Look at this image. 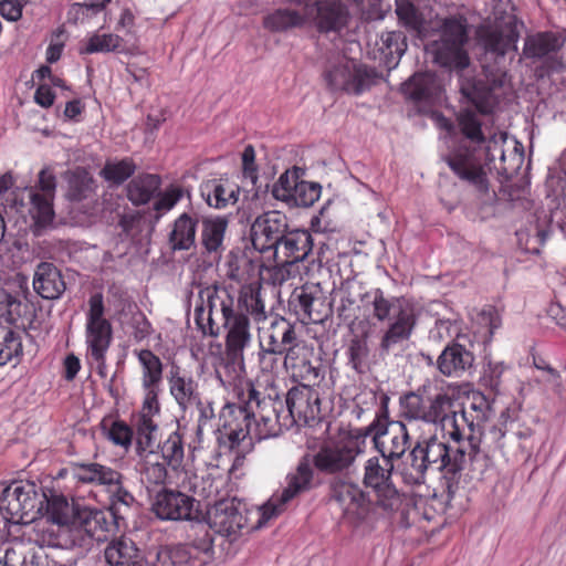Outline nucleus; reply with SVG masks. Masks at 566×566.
Listing matches in <instances>:
<instances>
[{
	"instance_id": "28",
	"label": "nucleus",
	"mask_w": 566,
	"mask_h": 566,
	"mask_svg": "<svg viewBox=\"0 0 566 566\" xmlns=\"http://www.w3.org/2000/svg\"><path fill=\"white\" fill-rule=\"evenodd\" d=\"M146 390L142 410L136 423V440L147 444L153 438H157L158 424L154 416L159 413L158 388H144Z\"/></svg>"
},
{
	"instance_id": "53",
	"label": "nucleus",
	"mask_w": 566,
	"mask_h": 566,
	"mask_svg": "<svg viewBox=\"0 0 566 566\" xmlns=\"http://www.w3.org/2000/svg\"><path fill=\"white\" fill-rule=\"evenodd\" d=\"M129 315L125 322L127 328L130 329L132 335L137 342L145 339L151 332V325L146 318L145 314L136 306H128V312L125 316Z\"/></svg>"
},
{
	"instance_id": "16",
	"label": "nucleus",
	"mask_w": 566,
	"mask_h": 566,
	"mask_svg": "<svg viewBox=\"0 0 566 566\" xmlns=\"http://www.w3.org/2000/svg\"><path fill=\"white\" fill-rule=\"evenodd\" d=\"M154 513L161 520L195 521L199 520L198 502L182 491L163 490L153 502Z\"/></svg>"
},
{
	"instance_id": "4",
	"label": "nucleus",
	"mask_w": 566,
	"mask_h": 566,
	"mask_svg": "<svg viewBox=\"0 0 566 566\" xmlns=\"http://www.w3.org/2000/svg\"><path fill=\"white\" fill-rule=\"evenodd\" d=\"M371 306L376 319L388 322L379 342L380 352L389 354L402 348L417 326L418 315L415 305L402 297L387 298L382 291L377 289L373 293Z\"/></svg>"
},
{
	"instance_id": "13",
	"label": "nucleus",
	"mask_w": 566,
	"mask_h": 566,
	"mask_svg": "<svg viewBox=\"0 0 566 566\" xmlns=\"http://www.w3.org/2000/svg\"><path fill=\"white\" fill-rule=\"evenodd\" d=\"M314 384H304L291 388L286 395L287 413L284 415L285 428L295 423H308L321 413V399Z\"/></svg>"
},
{
	"instance_id": "47",
	"label": "nucleus",
	"mask_w": 566,
	"mask_h": 566,
	"mask_svg": "<svg viewBox=\"0 0 566 566\" xmlns=\"http://www.w3.org/2000/svg\"><path fill=\"white\" fill-rule=\"evenodd\" d=\"M22 355V338L19 332L0 325V366Z\"/></svg>"
},
{
	"instance_id": "50",
	"label": "nucleus",
	"mask_w": 566,
	"mask_h": 566,
	"mask_svg": "<svg viewBox=\"0 0 566 566\" xmlns=\"http://www.w3.org/2000/svg\"><path fill=\"white\" fill-rule=\"evenodd\" d=\"M94 191V180L85 170H76L69 178L67 197L80 201L87 198Z\"/></svg>"
},
{
	"instance_id": "2",
	"label": "nucleus",
	"mask_w": 566,
	"mask_h": 566,
	"mask_svg": "<svg viewBox=\"0 0 566 566\" xmlns=\"http://www.w3.org/2000/svg\"><path fill=\"white\" fill-rule=\"evenodd\" d=\"M283 408L279 394L272 388L263 395L255 386H251L244 406L227 405L220 413L221 431L231 447L238 446L245 438L263 440L275 437L285 428Z\"/></svg>"
},
{
	"instance_id": "49",
	"label": "nucleus",
	"mask_w": 566,
	"mask_h": 566,
	"mask_svg": "<svg viewBox=\"0 0 566 566\" xmlns=\"http://www.w3.org/2000/svg\"><path fill=\"white\" fill-rule=\"evenodd\" d=\"M367 338V333H364L360 336L356 335L350 339L347 348L349 364L358 373H363L367 367L369 357V346Z\"/></svg>"
},
{
	"instance_id": "41",
	"label": "nucleus",
	"mask_w": 566,
	"mask_h": 566,
	"mask_svg": "<svg viewBox=\"0 0 566 566\" xmlns=\"http://www.w3.org/2000/svg\"><path fill=\"white\" fill-rule=\"evenodd\" d=\"M406 50L407 39L402 32L387 31L381 34L379 52L384 56L387 67L396 66Z\"/></svg>"
},
{
	"instance_id": "3",
	"label": "nucleus",
	"mask_w": 566,
	"mask_h": 566,
	"mask_svg": "<svg viewBox=\"0 0 566 566\" xmlns=\"http://www.w3.org/2000/svg\"><path fill=\"white\" fill-rule=\"evenodd\" d=\"M450 437L457 446H449L437 437L417 442L409 454L410 475L413 482H423L429 470L454 476L473 460L479 449L478 440L470 434L467 441H462L463 436L459 427L450 432Z\"/></svg>"
},
{
	"instance_id": "52",
	"label": "nucleus",
	"mask_w": 566,
	"mask_h": 566,
	"mask_svg": "<svg viewBox=\"0 0 566 566\" xmlns=\"http://www.w3.org/2000/svg\"><path fill=\"white\" fill-rule=\"evenodd\" d=\"M135 165L129 159H123L116 163H107L101 171L105 180L115 185L123 184L135 172Z\"/></svg>"
},
{
	"instance_id": "63",
	"label": "nucleus",
	"mask_w": 566,
	"mask_h": 566,
	"mask_svg": "<svg viewBox=\"0 0 566 566\" xmlns=\"http://www.w3.org/2000/svg\"><path fill=\"white\" fill-rule=\"evenodd\" d=\"M242 171L245 178L255 184L258 180V167L255 165V150L251 145H248L242 153Z\"/></svg>"
},
{
	"instance_id": "5",
	"label": "nucleus",
	"mask_w": 566,
	"mask_h": 566,
	"mask_svg": "<svg viewBox=\"0 0 566 566\" xmlns=\"http://www.w3.org/2000/svg\"><path fill=\"white\" fill-rule=\"evenodd\" d=\"M45 493L32 481L0 484V513L7 523L28 524L43 509Z\"/></svg>"
},
{
	"instance_id": "23",
	"label": "nucleus",
	"mask_w": 566,
	"mask_h": 566,
	"mask_svg": "<svg viewBox=\"0 0 566 566\" xmlns=\"http://www.w3.org/2000/svg\"><path fill=\"white\" fill-rule=\"evenodd\" d=\"M290 306L304 324L323 321L324 300L317 286L304 285L295 289L290 300Z\"/></svg>"
},
{
	"instance_id": "51",
	"label": "nucleus",
	"mask_w": 566,
	"mask_h": 566,
	"mask_svg": "<svg viewBox=\"0 0 566 566\" xmlns=\"http://www.w3.org/2000/svg\"><path fill=\"white\" fill-rule=\"evenodd\" d=\"M291 197L290 203L297 207H311L321 197V186L315 182L301 180L300 184H294V193Z\"/></svg>"
},
{
	"instance_id": "31",
	"label": "nucleus",
	"mask_w": 566,
	"mask_h": 566,
	"mask_svg": "<svg viewBox=\"0 0 566 566\" xmlns=\"http://www.w3.org/2000/svg\"><path fill=\"white\" fill-rule=\"evenodd\" d=\"M74 478L78 482L103 485L107 490L118 485L123 479L118 471L96 462L75 464Z\"/></svg>"
},
{
	"instance_id": "48",
	"label": "nucleus",
	"mask_w": 566,
	"mask_h": 566,
	"mask_svg": "<svg viewBox=\"0 0 566 566\" xmlns=\"http://www.w3.org/2000/svg\"><path fill=\"white\" fill-rule=\"evenodd\" d=\"M158 447L160 448V459L165 461L172 471H177L182 467L185 450L182 438L178 432L170 433Z\"/></svg>"
},
{
	"instance_id": "22",
	"label": "nucleus",
	"mask_w": 566,
	"mask_h": 566,
	"mask_svg": "<svg viewBox=\"0 0 566 566\" xmlns=\"http://www.w3.org/2000/svg\"><path fill=\"white\" fill-rule=\"evenodd\" d=\"M328 86L333 91H345L350 94H360L369 86L370 75L353 62H345L329 70L325 75Z\"/></svg>"
},
{
	"instance_id": "18",
	"label": "nucleus",
	"mask_w": 566,
	"mask_h": 566,
	"mask_svg": "<svg viewBox=\"0 0 566 566\" xmlns=\"http://www.w3.org/2000/svg\"><path fill=\"white\" fill-rule=\"evenodd\" d=\"M368 431H374L373 440L381 457L394 461L406 453L410 440L407 423L389 421L380 424L374 421Z\"/></svg>"
},
{
	"instance_id": "14",
	"label": "nucleus",
	"mask_w": 566,
	"mask_h": 566,
	"mask_svg": "<svg viewBox=\"0 0 566 566\" xmlns=\"http://www.w3.org/2000/svg\"><path fill=\"white\" fill-rule=\"evenodd\" d=\"M208 524L216 533L235 539L248 524L244 505L235 499L216 502L207 512Z\"/></svg>"
},
{
	"instance_id": "20",
	"label": "nucleus",
	"mask_w": 566,
	"mask_h": 566,
	"mask_svg": "<svg viewBox=\"0 0 566 566\" xmlns=\"http://www.w3.org/2000/svg\"><path fill=\"white\" fill-rule=\"evenodd\" d=\"M313 249V238L306 230L286 231L272 256L281 271L290 273V268L304 261Z\"/></svg>"
},
{
	"instance_id": "12",
	"label": "nucleus",
	"mask_w": 566,
	"mask_h": 566,
	"mask_svg": "<svg viewBox=\"0 0 566 566\" xmlns=\"http://www.w3.org/2000/svg\"><path fill=\"white\" fill-rule=\"evenodd\" d=\"M112 342V326L104 318V303L101 294L90 298V310L86 318V344L94 360H101Z\"/></svg>"
},
{
	"instance_id": "19",
	"label": "nucleus",
	"mask_w": 566,
	"mask_h": 566,
	"mask_svg": "<svg viewBox=\"0 0 566 566\" xmlns=\"http://www.w3.org/2000/svg\"><path fill=\"white\" fill-rule=\"evenodd\" d=\"M55 188L56 179L54 174L50 169L44 168L39 172L38 185L29 189V212L40 227H45L53 220L54 211L52 202Z\"/></svg>"
},
{
	"instance_id": "24",
	"label": "nucleus",
	"mask_w": 566,
	"mask_h": 566,
	"mask_svg": "<svg viewBox=\"0 0 566 566\" xmlns=\"http://www.w3.org/2000/svg\"><path fill=\"white\" fill-rule=\"evenodd\" d=\"M447 163L461 179L469 181L481 191L488 190L486 174L472 150L459 147L448 157Z\"/></svg>"
},
{
	"instance_id": "46",
	"label": "nucleus",
	"mask_w": 566,
	"mask_h": 566,
	"mask_svg": "<svg viewBox=\"0 0 566 566\" xmlns=\"http://www.w3.org/2000/svg\"><path fill=\"white\" fill-rule=\"evenodd\" d=\"M306 13L301 14L294 10L279 9L264 18V27L274 32L286 31L301 27L306 20Z\"/></svg>"
},
{
	"instance_id": "34",
	"label": "nucleus",
	"mask_w": 566,
	"mask_h": 566,
	"mask_svg": "<svg viewBox=\"0 0 566 566\" xmlns=\"http://www.w3.org/2000/svg\"><path fill=\"white\" fill-rule=\"evenodd\" d=\"M109 524L104 512L88 507H77V517L72 531L84 533L88 537L102 541L108 531Z\"/></svg>"
},
{
	"instance_id": "39",
	"label": "nucleus",
	"mask_w": 566,
	"mask_h": 566,
	"mask_svg": "<svg viewBox=\"0 0 566 566\" xmlns=\"http://www.w3.org/2000/svg\"><path fill=\"white\" fill-rule=\"evenodd\" d=\"M175 472L177 475L176 485L184 493L191 492L207 499L213 495V480L210 475L199 476L196 472L185 470L182 467Z\"/></svg>"
},
{
	"instance_id": "15",
	"label": "nucleus",
	"mask_w": 566,
	"mask_h": 566,
	"mask_svg": "<svg viewBox=\"0 0 566 566\" xmlns=\"http://www.w3.org/2000/svg\"><path fill=\"white\" fill-rule=\"evenodd\" d=\"M287 229V217L280 211H266L258 216L250 230L253 248L261 253L272 254Z\"/></svg>"
},
{
	"instance_id": "42",
	"label": "nucleus",
	"mask_w": 566,
	"mask_h": 566,
	"mask_svg": "<svg viewBox=\"0 0 566 566\" xmlns=\"http://www.w3.org/2000/svg\"><path fill=\"white\" fill-rule=\"evenodd\" d=\"M439 85L433 74L421 73L413 75L403 84L405 94L413 101H428L438 93Z\"/></svg>"
},
{
	"instance_id": "30",
	"label": "nucleus",
	"mask_w": 566,
	"mask_h": 566,
	"mask_svg": "<svg viewBox=\"0 0 566 566\" xmlns=\"http://www.w3.org/2000/svg\"><path fill=\"white\" fill-rule=\"evenodd\" d=\"M297 339L296 331L284 317H275L269 328L264 331L263 337H260L259 345L276 353H283L286 347Z\"/></svg>"
},
{
	"instance_id": "40",
	"label": "nucleus",
	"mask_w": 566,
	"mask_h": 566,
	"mask_svg": "<svg viewBox=\"0 0 566 566\" xmlns=\"http://www.w3.org/2000/svg\"><path fill=\"white\" fill-rule=\"evenodd\" d=\"M138 557L135 543L126 537L112 541L105 548V559L112 566H129Z\"/></svg>"
},
{
	"instance_id": "56",
	"label": "nucleus",
	"mask_w": 566,
	"mask_h": 566,
	"mask_svg": "<svg viewBox=\"0 0 566 566\" xmlns=\"http://www.w3.org/2000/svg\"><path fill=\"white\" fill-rule=\"evenodd\" d=\"M294 184H300L295 172L285 171L273 185L272 195L275 199L290 203L294 193Z\"/></svg>"
},
{
	"instance_id": "33",
	"label": "nucleus",
	"mask_w": 566,
	"mask_h": 566,
	"mask_svg": "<svg viewBox=\"0 0 566 566\" xmlns=\"http://www.w3.org/2000/svg\"><path fill=\"white\" fill-rule=\"evenodd\" d=\"M202 193L210 207L224 209L238 202L240 188L227 179L211 180L205 185Z\"/></svg>"
},
{
	"instance_id": "59",
	"label": "nucleus",
	"mask_w": 566,
	"mask_h": 566,
	"mask_svg": "<svg viewBox=\"0 0 566 566\" xmlns=\"http://www.w3.org/2000/svg\"><path fill=\"white\" fill-rule=\"evenodd\" d=\"M506 140V134L500 133L499 135H493L489 140L486 145V159L488 161L494 163L496 158L500 159V165H495V169L497 170H504L506 171L507 168L504 165L505 164V153L503 149V146Z\"/></svg>"
},
{
	"instance_id": "26",
	"label": "nucleus",
	"mask_w": 566,
	"mask_h": 566,
	"mask_svg": "<svg viewBox=\"0 0 566 566\" xmlns=\"http://www.w3.org/2000/svg\"><path fill=\"white\" fill-rule=\"evenodd\" d=\"M157 438H153L147 444H142V440H136V451L139 457L140 473L144 479L155 485L164 484L168 479L166 462L155 450Z\"/></svg>"
},
{
	"instance_id": "11",
	"label": "nucleus",
	"mask_w": 566,
	"mask_h": 566,
	"mask_svg": "<svg viewBox=\"0 0 566 566\" xmlns=\"http://www.w3.org/2000/svg\"><path fill=\"white\" fill-rule=\"evenodd\" d=\"M361 451L358 440L347 438L325 443L311 459L318 471L336 474L348 470Z\"/></svg>"
},
{
	"instance_id": "25",
	"label": "nucleus",
	"mask_w": 566,
	"mask_h": 566,
	"mask_svg": "<svg viewBox=\"0 0 566 566\" xmlns=\"http://www.w3.org/2000/svg\"><path fill=\"white\" fill-rule=\"evenodd\" d=\"M307 18H314L319 31H338L347 24L348 10L339 0H321L306 10Z\"/></svg>"
},
{
	"instance_id": "60",
	"label": "nucleus",
	"mask_w": 566,
	"mask_h": 566,
	"mask_svg": "<svg viewBox=\"0 0 566 566\" xmlns=\"http://www.w3.org/2000/svg\"><path fill=\"white\" fill-rule=\"evenodd\" d=\"M461 132L472 142H482L481 124L474 113L463 112L459 116Z\"/></svg>"
},
{
	"instance_id": "38",
	"label": "nucleus",
	"mask_w": 566,
	"mask_h": 566,
	"mask_svg": "<svg viewBox=\"0 0 566 566\" xmlns=\"http://www.w3.org/2000/svg\"><path fill=\"white\" fill-rule=\"evenodd\" d=\"M46 502V513L50 521L63 527L73 528L77 517V509L74 503H70L63 495H45L43 503Z\"/></svg>"
},
{
	"instance_id": "7",
	"label": "nucleus",
	"mask_w": 566,
	"mask_h": 566,
	"mask_svg": "<svg viewBox=\"0 0 566 566\" xmlns=\"http://www.w3.org/2000/svg\"><path fill=\"white\" fill-rule=\"evenodd\" d=\"M453 405L454 399L447 392H439L428 399L416 392H408L400 399L401 417L411 426L419 421L434 426L450 422L455 428L459 424Z\"/></svg>"
},
{
	"instance_id": "57",
	"label": "nucleus",
	"mask_w": 566,
	"mask_h": 566,
	"mask_svg": "<svg viewBox=\"0 0 566 566\" xmlns=\"http://www.w3.org/2000/svg\"><path fill=\"white\" fill-rule=\"evenodd\" d=\"M147 554L151 566H180L182 563L178 548L161 547Z\"/></svg>"
},
{
	"instance_id": "43",
	"label": "nucleus",
	"mask_w": 566,
	"mask_h": 566,
	"mask_svg": "<svg viewBox=\"0 0 566 566\" xmlns=\"http://www.w3.org/2000/svg\"><path fill=\"white\" fill-rule=\"evenodd\" d=\"M137 356L143 367V387L158 388L163 378L161 360L149 349L139 350Z\"/></svg>"
},
{
	"instance_id": "27",
	"label": "nucleus",
	"mask_w": 566,
	"mask_h": 566,
	"mask_svg": "<svg viewBox=\"0 0 566 566\" xmlns=\"http://www.w3.org/2000/svg\"><path fill=\"white\" fill-rule=\"evenodd\" d=\"M33 289L42 298L57 300L64 293L66 284L54 264L42 262L35 269Z\"/></svg>"
},
{
	"instance_id": "9",
	"label": "nucleus",
	"mask_w": 566,
	"mask_h": 566,
	"mask_svg": "<svg viewBox=\"0 0 566 566\" xmlns=\"http://www.w3.org/2000/svg\"><path fill=\"white\" fill-rule=\"evenodd\" d=\"M313 460L310 454L301 458L293 471L286 475V486L280 495L272 496L262 507V520L268 521L284 511L285 505L298 494L314 486Z\"/></svg>"
},
{
	"instance_id": "21",
	"label": "nucleus",
	"mask_w": 566,
	"mask_h": 566,
	"mask_svg": "<svg viewBox=\"0 0 566 566\" xmlns=\"http://www.w3.org/2000/svg\"><path fill=\"white\" fill-rule=\"evenodd\" d=\"M283 365L291 377L310 384L321 378L319 368L312 364L313 348L304 342L295 340L283 352Z\"/></svg>"
},
{
	"instance_id": "35",
	"label": "nucleus",
	"mask_w": 566,
	"mask_h": 566,
	"mask_svg": "<svg viewBox=\"0 0 566 566\" xmlns=\"http://www.w3.org/2000/svg\"><path fill=\"white\" fill-rule=\"evenodd\" d=\"M169 387L170 394L181 409L186 410L188 407L199 402L196 381L191 376L180 373L179 368L170 371Z\"/></svg>"
},
{
	"instance_id": "64",
	"label": "nucleus",
	"mask_w": 566,
	"mask_h": 566,
	"mask_svg": "<svg viewBox=\"0 0 566 566\" xmlns=\"http://www.w3.org/2000/svg\"><path fill=\"white\" fill-rule=\"evenodd\" d=\"M460 91L462 95L469 102H471L476 108H479L480 111H484L482 105L484 92L480 86H478L473 82L467 81L461 84Z\"/></svg>"
},
{
	"instance_id": "62",
	"label": "nucleus",
	"mask_w": 566,
	"mask_h": 566,
	"mask_svg": "<svg viewBox=\"0 0 566 566\" xmlns=\"http://www.w3.org/2000/svg\"><path fill=\"white\" fill-rule=\"evenodd\" d=\"M184 191L179 187L167 189L155 202L154 209L158 212H166L172 209L182 198Z\"/></svg>"
},
{
	"instance_id": "61",
	"label": "nucleus",
	"mask_w": 566,
	"mask_h": 566,
	"mask_svg": "<svg viewBox=\"0 0 566 566\" xmlns=\"http://www.w3.org/2000/svg\"><path fill=\"white\" fill-rule=\"evenodd\" d=\"M107 438L116 446L127 448L132 443L133 430L123 421H115L106 432Z\"/></svg>"
},
{
	"instance_id": "44",
	"label": "nucleus",
	"mask_w": 566,
	"mask_h": 566,
	"mask_svg": "<svg viewBox=\"0 0 566 566\" xmlns=\"http://www.w3.org/2000/svg\"><path fill=\"white\" fill-rule=\"evenodd\" d=\"M124 50L123 39L113 33H95L80 48L81 54L120 52Z\"/></svg>"
},
{
	"instance_id": "10",
	"label": "nucleus",
	"mask_w": 566,
	"mask_h": 566,
	"mask_svg": "<svg viewBox=\"0 0 566 566\" xmlns=\"http://www.w3.org/2000/svg\"><path fill=\"white\" fill-rule=\"evenodd\" d=\"M364 470V484L376 492V503L385 511L398 510L401 499L391 482L394 461L373 457L366 461Z\"/></svg>"
},
{
	"instance_id": "55",
	"label": "nucleus",
	"mask_w": 566,
	"mask_h": 566,
	"mask_svg": "<svg viewBox=\"0 0 566 566\" xmlns=\"http://www.w3.org/2000/svg\"><path fill=\"white\" fill-rule=\"evenodd\" d=\"M283 353H276V350H271L263 346L259 345L258 352V363L259 368L262 374L266 376V381L270 384V391H272L273 386V374L279 369L280 357Z\"/></svg>"
},
{
	"instance_id": "8",
	"label": "nucleus",
	"mask_w": 566,
	"mask_h": 566,
	"mask_svg": "<svg viewBox=\"0 0 566 566\" xmlns=\"http://www.w3.org/2000/svg\"><path fill=\"white\" fill-rule=\"evenodd\" d=\"M518 36L517 21L512 15L501 21H485L475 31L476 45L494 61L503 59L511 48L515 49Z\"/></svg>"
},
{
	"instance_id": "54",
	"label": "nucleus",
	"mask_w": 566,
	"mask_h": 566,
	"mask_svg": "<svg viewBox=\"0 0 566 566\" xmlns=\"http://www.w3.org/2000/svg\"><path fill=\"white\" fill-rule=\"evenodd\" d=\"M396 14L401 23L412 30H419L423 24L422 13L409 1H396Z\"/></svg>"
},
{
	"instance_id": "45",
	"label": "nucleus",
	"mask_w": 566,
	"mask_h": 566,
	"mask_svg": "<svg viewBox=\"0 0 566 566\" xmlns=\"http://www.w3.org/2000/svg\"><path fill=\"white\" fill-rule=\"evenodd\" d=\"M227 220L223 218H207L202 221L201 242L208 252H217L222 247Z\"/></svg>"
},
{
	"instance_id": "58",
	"label": "nucleus",
	"mask_w": 566,
	"mask_h": 566,
	"mask_svg": "<svg viewBox=\"0 0 566 566\" xmlns=\"http://www.w3.org/2000/svg\"><path fill=\"white\" fill-rule=\"evenodd\" d=\"M476 324L480 326L479 332L483 334L484 338L491 339L494 331L501 325V319L496 310L488 306L478 313Z\"/></svg>"
},
{
	"instance_id": "6",
	"label": "nucleus",
	"mask_w": 566,
	"mask_h": 566,
	"mask_svg": "<svg viewBox=\"0 0 566 566\" xmlns=\"http://www.w3.org/2000/svg\"><path fill=\"white\" fill-rule=\"evenodd\" d=\"M468 42V21L463 15L446 18L440 27V39L430 44L434 61L442 66L464 70L470 57L464 49Z\"/></svg>"
},
{
	"instance_id": "32",
	"label": "nucleus",
	"mask_w": 566,
	"mask_h": 566,
	"mask_svg": "<svg viewBox=\"0 0 566 566\" xmlns=\"http://www.w3.org/2000/svg\"><path fill=\"white\" fill-rule=\"evenodd\" d=\"M198 219L189 213H181L172 223L168 244L172 251H188L196 245Z\"/></svg>"
},
{
	"instance_id": "36",
	"label": "nucleus",
	"mask_w": 566,
	"mask_h": 566,
	"mask_svg": "<svg viewBox=\"0 0 566 566\" xmlns=\"http://www.w3.org/2000/svg\"><path fill=\"white\" fill-rule=\"evenodd\" d=\"M565 42V38L553 32H542L525 40L523 54L530 59H541L549 53L558 51Z\"/></svg>"
},
{
	"instance_id": "1",
	"label": "nucleus",
	"mask_w": 566,
	"mask_h": 566,
	"mask_svg": "<svg viewBox=\"0 0 566 566\" xmlns=\"http://www.w3.org/2000/svg\"><path fill=\"white\" fill-rule=\"evenodd\" d=\"M195 322L203 335L217 337L226 331L224 357L220 366L226 381L231 382L245 370L244 352L252 343L250 319L241 306L259 324L268 318L261 286H244L238 298L223 286H207L199 292Z\"/></svg>"
},
{
	"instance_id": "17",
	"label": "nucleus",
	"mask_w": 566,
	"mask_h": 566,
	"mask_svg": "<svg viewBox=\"0 0 566 566\" xmlns=\"http://www.w3.org/2000/svg\"><path fill=\"white\" fill-rule=\"evenodd\" d=\"M332 497L342 509L344 520L352 526L358 527L368 518L370 501L357 484L344 481L335 483Z\"/></svg>"
},
{
	"instance_id": "29",
	"label": "nucleus",
	"mask_w": 566,
	"mask_h": 566,
	"mask_svg": "<svg viewBox=\"0 0 566 566\" xmlns=\"http://www.w3.org/2000/svg\"><path fill=\"white\" fill-rule=\"evenodd\" d=\"M474 357L464 346H447L437 360L438 369L447 377H461L473 366Z\"/></svg>"
},
{
	"instance_id": "37",
	"label": "nucleus",
	"mask_w": 566,
	"mask_h": 566,
	"mask_svg": "<svg viewBox=\"0 0 566 566\" xmlns=\"http://www.w3.org/2000/svg\"><path fill=\"white\" fill-rule=\"evenodd\" d=\"M160 185L161 179L157 175H138L126 187L127 198L135 206L146 205L159 190Z\"/></svg>"
}]
</instances>
